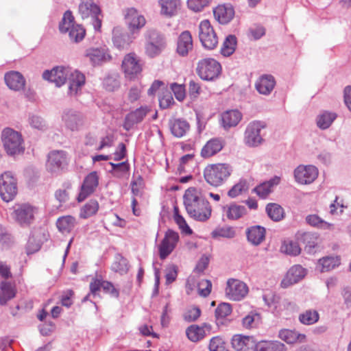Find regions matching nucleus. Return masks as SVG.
<instances>
[{
	"instance_id": "f257e3e1",
	"label": "nucleus",
	"mask_w": 351,
	"mask_h": 351,
	"mask_svg": "<svg viewBox=\"0 0 351 351\" xmlns=\"http://www.w3.org/2000/svg\"><path fill=\"white\" fill-rule=\"evenodd\" d=\"M43 79L52 82L57 86H61L69 81L68 94L73 97L81 93L85 83L84 75L77 71H73L70 67L56 66L51 71L46 70L43 73Z\"/></svg>"
},
{
	"instance_id": "f03ea898",
	"label": "nucleus",
	"mask_w": 351,
	"mask_h": 351,
	"mask_svg": "<svg viewBox=\"0 0 351 351\" xmlns=\"http://www.w3.org/2000/svg\"><path fill=\"white\" fill-rule=\"evenodd\" d=\"M184 204L189 215L196 221H206L211 216L212 208L202 192L193 187L186 190Z\"/></svg>"
},
{
	"instance_id": "7ed1b4c3",
	"label": "nucleus",
	"mask_w": 351,
	"mask_h": 351,
	"mask_svg": "<svg viewBox=\"0 0 351 351\" xmlns=\"http://www.w3.org/2000/svg\"><path fill=\"white\" fill-rule=\"evenodd\" d=\"M1 141L6 154L10 156L20 155L25 152L22 134L11 128H5L1 132Z\"/></svg>"
},
{
	"instance_id": "20e7f679",
	"label": "nucleus",
	"mask_w": 351,
	"mask_h": 351,
	"mask_svg": "<svg viewBox=\"0 0 351 351\" xmlns=\"http://www.w3.org/2000/svg\"><path fill=\"white\" fill-rule=\"evenodd\" d=\"M145 44V53L149 58L158 56L166 48L165 35L154 28H149L144 34Z\"/></svg>"
},
{
	"instance_id": "39448f33",
	"label": "nucleus",
	"mask_w": 351,
	"mask_h": 351,
	"mask_svg": "<svg viewBox=\"0 0 351 351\" xmlns=\"http://www.w3.org/2000/svg\"><path fill=\"white\" fill-rule=\"evenodd\" d=\"M232 171L230 165L226 163L209 165L204 170V177L208 184L217 187L226 181Z\"/></svg>"
},
{
	"instance_id": "423d86ee",
	"label": "nucleus",
	"mask_w": 351,
	"mask_h": 351,
	"mask_svg": "<svg viewBox=\"0 0 351 351\" xmlns=\"http://www.w3.org/2000/svg\"><path fill=\"white\" fill-rule=\"evenodd\" d=\"M78 12L83 19H90L95 30L100 31L103 15L94 0H80Z\"/></svg>"
},
{
	"instance_id": "0eeeda50",
	"label": "nucleus",
	"mask_w": 351,
	"mask_h": 351,
	"mask_svg": "<svg viewBox=\"0 0 351 351\" xmlns=\"http://www.w3.org/2000/svg\"><path fill=\"white\" fill-rule=\"evenodd\" d=\"M196 70L197 75L202 80L213 81L220 75L221 66L215 59L208 58L198 62Z\"/></svg>"
},
{
	"instance_id": "6e6552de",
	"label": "nucleus",
	"mask_w": 351,
	"mask_h": 351,
	"mask_svg": "<svg viewBox=\"0 0 351 351\" xmlns=\"http://www.w3.org/2000/svg\"><path fill=\"white\" fill-rule=\"evenodd\" d=\"M17 194V180L11 171L0 176V197L6 202L12 201Z\"/></svg>"
},
{
	"instance_id": "1a4fd4ad",
	"label": "nucleus",
	"mask_w": 351,
	"mask_h": 351,
	"mask_svg": "<svg viewBox=\"0 0 351 351\" xmlns=\"http://www.w3.org/2000/svg\"><path fill=\"white\" fill-rule=\"evenodd\" d=\"M198 36L205 49L212 50L218 45L217 33L208 20H203L199 24Z\"/></svg>"
},
{
	"instance_id": "9d476101",
	"label": "nucleus",
	"mask_w": 351,
	"mask_h": 351,
	"mask_svg": "<svg viewBox=\"0 0 351 351\" xmlns=\"http://www.w3.org/2000/svg\"><path fill=\"white\" fill-rule=\"evenodd\" d=\"M266 127L265 122L261 121H253L246 127L244 132L243 142L250 147L258 146L263 141L261 135V131Z\"/></svg>"
},
{
	"instance_id": "9b49d317",
	"label": "nucleus",
	"mask_w": 351,
	"mask_h": 351,
	"mask_svg": "<svg viewBox=\"0 0 351 351\" xmlns=\"http://www.w3.org/2000/svg\"><path fill=\"white\" fill-rule=\"evenodd\" d=\"M123 18L129 31L132 34L138 33L147 23L144 15L134 8L125 9Z\"/></svg>"
},
{
	"instance_id": "f8f14e48",
	"label": "nucleus",
	"mask_w": 351,
	"mask_h": 351,
	"mask_svg": "<svg viewBox=\"0 0 351 351\" xmlns=\"http://www.w3.org/2000/svg\"><path fill=\"white\" fill-rule=\"evenodd\" d=\"M143 65V61L140 57L132 52L124 56L121 67L126 77L134 79L141 73Z\"/></svg>"
},
{
	"instance_id": "ddd939ff",
	"label": "nucleus",
	"mask_w": 351,
	"mask_h": 351,
	"mask_svg": "<svg viewBox=\"0 0 351 351\" xmlns=\"http://www.w3.org/2000/svg\"><path fill=\"white\" fill-rule=\"evenodd\" d=\"M248 293L247 286L242 281L231 278L227 281L225 293L231 300L239 301Z\"/></svg>"
},
{
	"instance_id": "4468645a",
	"label": "nucleus",
	"mask_w": 351,
	"mask_h": 351,
	"mask_svg": "<svg viewBox=\"0 0 351 351\" xmlns=\"http://www.w3.org/2000/svg\"><path fill=\"white\" fill-rule=\"evenodd\" d=\"M62 120L65 127L71 131L80 130L84 123L83 114L72 108H67L63 111Z\"/></svg>"
},
{
	"instance_id": "2eb2a0df",
	"label": "nucleus",
	"mask_w": 351,
	"mask_h": 351,
	"mask_svg": "<svg viewBox=\"0 0 351 351\" xmlns=\"http://www.w3.org/2000/svg\"><path fill=\"white\" fill-rule=\"evenodd\" d=\"M318 176V169L314 165H299L294 170V178L301 184L312 183Z\"/></svg>"
},
{
	"instance_id": "dca6fc26",
	"label": "nucleus",
	"mask_w": 351,
	"mask_h": 351,
	"mask_svg": "<svg viewBox=\"0 0 351 351\" xmlns=\"http://www.w3.org/2000/svg\"><path fill=\"white\" fill-rule=\"evenodd\" d=\"M179 240L178 233L171 230H168L162 240L159 247V255L161 259L166 258L175 249Z\"/></svg>"
},
{
	"instance_id": "f3484780",
	"label": "nucleus",
	"mask_w": 351,
	"mask_h": 351,
	"mask_svg": "<svg viewBox=\"0 0 351 351\" xmlns=\"http://www.w3.org/2000/svg\"><path fill=\"white\" fill-rule=\"evenodd\" d=\"M149 111L150 108L147 106H142L132 110L125 117L123 124V128L126 131H130L135 125L143 121Z\"/></svg>"
},
{
	"instance_id": "a211bd4d",
	"label": "nucleus",
	"mask_w": 351,
	"mask_h": 351,
	"mask_svg": "<svg viewBox=\"0 0 351 351\" xmlns=\"http://www.w3.org/2000/svg\"><path fill=\"white\" fill-rule=\"evenodd\" d=\"M34 208L29 204H20L14 207L12 217L20 224H29L34 219Z\"/></svg>"
},
{
	"instance_id": "6ab92c4d",
	"label": "nucleus",
	"mask_w": 351,
	"mask_h": 351,
	"mask_svg": "<svg viewBox=\"0 0 351 351\" xmlns=\"http://www.w3.org/2000/svg\"><path fill=\"white\" fill-rule=\"evenodd\" d=\"M232 348L237 351H256L258 343L253 337L235 335L232 338Z\"/></svg>"
},
{
	"instance_id": "aec40b11",
	"label": "nucleus",
	"mask_w": 351,
	"mask_h": 351,
	"mask_svg": "<svg viewBox=\"0 0 351 351\" xmlns=\"http://www.w3.org/2000/svg\"><path fill=\"white\" fill-rule=\"evenodd\" d=\"M66 164V156L64 151H52L48 155L47 169L51 173L60 171Z\"/></svg>"
},
{
	"instance_id": "412c9836",
	"label": "nucleus",
	"mask_w": 351,
	"mask_h": 351,
	"mask_svg": "<svg viewBox=\"0 0 351 351\" xmlns=\"http://www.w3.org/2000/svg\"><path fill=\"white\" fill-rule=\"evenodd\" d=\"M99 184V176L96 171H92L84 179L81 191L77 197L78 202L84 201L93 193Z\"/></svg>"
},
{
	"instance_id": "4be33fe9",
	"label": "nucleus",
	"mask_w": 351,
	"mask_h": 351,
	"mask_svg": "<svg viewBox=\"0 0 351 351\" xmlns=\"http://www.w3.org/2000/svg\"><path fill=\"white\" fill-rule=\"evenodd\" d=\"M276 86V80L270 74L261 75L256 81L254 86L257 92L263 95H269Z\"/></svg>"
},
{
	"instance_id": "5701e85b",
	"label": "nucleus",
	"mask_w": 351,
	"mask_h": 351,
	"mask_svg": "<svg viewBox=\"0 0 351 351\" xmlns=\"http://www.w3.org/2000/svg\"><path fill=\"white\" fill-rule=\"evenodd\" d=\"M4 80L8 87L14 91L24 89L26 81L23 75L18 71H11L5 74Z\"/></svg>"
},
{
	"instance_id": "b1692460",
	"label": "nucleus",
	"mask_w": 351,
	"mask_h": 351,
	"mask_svg": "<svg viewBox=\"0 0 351 351\" xmlns=\"http://www.w3.org/2000/svg\"><path fill=\"white\" fill-rule=\"evenodd\" d=\"M85 56L88 58L93 65L100 64L110 59V56L105 47L89 48L85 51Z\"/></svg>"
},
{
	"instance_id": "393cba45",
	"label": "nucleus",
	"mask_w": 351,
	"mask_h": 351,
	"mask_svg": "<svg viewBox=\"0 0 351 351\" xmlns=\"http://www.w3.org/2000/svg\"><path fill=\"white\" fill-rule=\"evenodd\" d=\"M306 274L305 269L300 265L291 267L281 282V287L287 288L290 285L298 282Z\"/></svg>"
},
{
	"instance_id": "a878e982",
	"label": "nucleus",
	"mask_w": 351,
	"mask_h": 351,
	"mask_svg": "<svg viewBox=\"0 0 351 351\" xmlns=\"http://www.w3.org/2000/svg\"><path fill=\"white\" fill-rule=\"evenodd\" d=\"M215 19L221 24L228 23L234 16V10L230 4L219 5L213 10Z\"/></svg>"
},
{
	"instance_id": "bb28decb",
	"label": "nucleus",
	"mask_w": 351,
	"mask_h": 351,
	"mask_svg": "<svg viewBox=\"0 0 351 351\" xmlns=\"http://www.w3.org/2000/svg\"><path fill=\"white\" fill-rule=\"evenodd\" d=\"M193 39L189 31L180 34L177 43V52L181 56H186L193 49Z\"/></svg>"
},
{
	"instance_id": "cd10ccee",
	"label": "nucleus",
	"mask_w": 351,
	"mask_h": 351,
	"mask_svg": "<svg viewBox=\"0 0 351 351\" xmlns=\"http://www.w3.org/2000/svg\"><path fill=\"white\" fill-rule=\"evenodd\" d=\"M132 38L127 32L121 31L119 28H114L112 32V42L114 46L119 50L126 49L132 43Z\"/></svg>"
},
{
	"instance_id": "c85d7f7f",
	"label": "nucleus",
	"mask_w": 351,
	"mask_h": 351,
	"mask_svg": "<svg viewBox=\"0 0 351 351\" xmlns=\"http://www.w3.org/2000/svg\"><path fill=\"white\" fill-rule=\"evenodd\" d=\"M265 228L261 226H254L246 230L247 241L253 245H259L265 239Z\"/></svg>"
},
{
	"instance_id": "c756f323",
	"label": "nucleus",
	"mask_w": 351,
	"mask_h": 351,
	"mask_svg": "<svg viewBox=\"0 0 351 351\" xmlns=\"http://www.w3.org/2000/svg\"><path fill=\"white\" fill-rule=\"evenodd\" d=\"M242 114L238 110H230L221 114V123L225 130L237 126L242 119Z\"/></svg>"
},
{
	"instance_id": "7c9ffc66",
	"label": "nucleus",
	"mask_w": 351,
	"mask_h": 351,
	"mask_svg": "<svg viewBox=\"0 0 351 351\" xmlns=\"http://www.w3.org/2000/svg\"><path fill=\"white\" fill-rule=\"evenodd\" d=\"M223 141L220 138H213L209 140L203 147L201 156L203 158H209L219 152L223 147Z\"/></svg>"
},
{
	"instance_id": "2f4dec72",
	"label": "nucleus",
	"mask_w": 351,
	"mask_h": 351,
	"mask_svg": "<svg viewBox=\"0 0 351 351\" xmlns=\"http://www.w3.org/2000/svg\"><path fill=\"white\" fill-rule=\"evenodd\" d=\"M160 13L168 17L176 15L181 6L180 0H159Z\"/></svg>"
},
{
	"instance_id": "473e14b6",
	"label": "nucleus",
	"mask_w": 351,
	"mask_h": 351,
	"mask_svg": "<svg viewBox=\"0 0 351 351\" xmlns=\"http://www.w3.org/2000/svg\"><path fill=\"white\" fill-rule=\"evenodd\" d=\"M16 289L11 282L3 281L0 285V304L5 305L7 302L16 296Z\"/></svg>"
},
{
	"instance_id": "72a5a7b5",
	"label": "nucleus",
	"mask_w": 351,
	"mask_h": 351,
	"mask_svg": "<svg viewBox=\"0 0 351 351\" xmlns=\"http://www.w3.org/2000/svg\"><path fill=\"white\" fill-rule=\"evenodd\" d=\"M206 328L210 329V326L206 324H204L202 326L191 325L186 328V335L190 341L197 342L205 337Z\"/></svg>"
},
{
	"instance_id": "f704fd0d",
	"label": "nucleus",
	"mask_w": 351,
	"mask_h": 351,
	"mask_svg": "<svg viewBox=\"0 0 351 351\" xmlns=\"http://www.w3.org/2000/svg\"><path fill=\"white\" fill-rule=\"evenodd\" d=\"M305 221L306 223L313 228L323 230H334V224L329 223L317 214L308 215Z\"/></svg>"
},
{
	"instance_id": "c9c22d12",
	"label": "nucleus",
	"mask_w": 351,
	"mask_h": 351,
	"mask_svg": "<svg viewBox=\"0 0 351 351\" xmlns=\"http://www.w3.org/2000/svg\"><path fill=\"white\" fill-rule=\"evenodd\" d=\"M279 338L289 344L296 342H304L306 339V335L300 334L295 330L289 329H282L279 331Z\"/></svg>"
},
{
	"instance_id": "e433bc0d",
	"label": "nucleus",
	"mask_w": 351,
	"mask_h": 351,
	"mask_svg": "<svg viewBox=\"0 0 351 351\" xmlns=\"http://www.w3.org/2000/svg\"><path fill=\"white\" fill-rule=\"evenodd\" d=\"M189 128V123L182 119H175L170 122V129L172 134L178 138L184 136Z\"/></svg>"
},
{
	"instance_id": "4c0bfd02",
	"label": "nucleus",
	"mask_w": 351,
	"mask_h": 351,
	"mask_svg": "<svg viewBox=\"0 0 351 351\" xmlns=\"http://www.w3.org/2000/svg\"><path fill=\"white\" fill-rule=\"evenodd\" d=\"M340 265L338 256H325L319 259L316 269L320 272H327Z\"/></svg>"
},
{
	"instance_id": "58836bf2",
	"label": "nucleus",
	"mask_w": 351,
	"mask_h": 351,
	"mask_svg": "<svg viewBox=\"0 0 351 351\" xmlns=\"http://www.w3.org/2000/svg\"><path fill=\"white\" fill-rule=\"evenodd\" d=\"M226 217L230 220H237L246 215L247 209L244 206L232 203L223 208Z\"/></svg>"
},
{
	"instance_id": "ea45409f",
	"label": "nucleus",
	"mask_w": 351,
	"mask_h": 351,
	"mask_svg": "<svg viewBox=\"0 0 351 351\" xmlns=\"http://www.w3.org/2000/svg\"><path fill=\"white\" fill-rule=\"evenodd\" d=\"M76 220L75 217L71 215L60 217L56 221V226L62 233H69L75 227Z\"/></svg>"
},
{
	"instance_id": "a19ab883",
	"label": "nucleus",
	"mask_w": 351,
	"mask_h": 351,
	"mask_svg": "<svg viewBox=\"0 0 351 351\" xmlns=\"http://www.w3.org/2000/svg\"><path fill=\"white\" fill-rule=\"evenodd\" d=\"M337 114L328 111H324L320 113L316 119V123L319 128L322 130L328 129L332 122L336 119Z\"/></svg>"
},
{
	"instance_id": "79ce46f5",
	"label": "nucleus",
	"mask_w": 351,
	"mask_h": 351,
	"mask_svg": "<svg viewBox=\"0 0 351 351\" xmlns=\"http://www.w3.org/2000/svg\"><path fill=\"white\" fill-rule=\"evenodd\" d=\"M256 351H287L286 346L279 341L258 342Z\"/></svg>"
},
{
	"instance_id": "37998d69",
	"label": "nucleus",
	"mask_w": 351,
	"mask_h": 351,
	"mask_svg": "<svg viewBox=\"0 0 351 351\" xmlns=\"http://www.w3.org/2000/svg\"><path fill=\"white\" fill-rule=\"evenodd\" d=\"M266 212L270 219L275 221H280L284 218V209L275 203L268 204L266 206Z\"/></svg>"
},
{
	"instance_id": "c03bdc74",
	"label": "nucleus",
	"mask_w": 351,
	"mask_h": 351,
	"mask_svg": "<svg viewBox=\"0 0 351 351\" xmlns=\"http://www.w3.org/2000/svg\"><path fill=\"white\" fill-rule=\"evenodd\" d=\"M237 46V38L234 35H228L223 43L221 53L224 56L232 55Z\"/></svg>"
},
{
	"instance_id": "a18cd8bd",
	"label": "nucleus",
	"mask_w": 351,
	"mask_h": 351,
	"mask_svg": "<svg viewBox=\"0 0 351 351\" xmlns=\"http://www.w3.org/2000/svg\"><path fill=\"white\" fill-rule=\"evenodd\" d=\"M99 204L96 200L91 199L88 201L82 208L80 213V217L83 219H87L97 212Z\"/></svg>"
},
{
	"instance_id": "49530a36",
	"label": "nucleus",
	"mask_w": 351,
	"mask_h": 351,
	"mask_svg": "<svg viewBox=\"0 0 351 351\" xmlns=\"http://www.w3.org/2000/svg\"><path fill=\"white\" fill-rule=\"evenodd\" d=\"M75 25L74 17L72 12L70 10H67L64 12L61 21L59 23V30L61 33H67L72 25Z\"/></svg>"
},
{
	"instance_id": "de8ad7c7",
	"label": "nucleus",
	"mask_w": 351,
	"mask_h": 351,
	"mask_svg": "<svg viewBox=\"0 0 351 351\" xmlns=\"http://www.w3.org/2000/svg\"><path fill=\"white\" fill-rule=\"evenodd\" d=\"M317 237L311 232H304L301 236V240L305 245L304 249L308 253H312L317 245Z\"/></svg>"
},
{
	"instance_id": "09e8293b",
	"label": "nucleus",
	"mask_w": 351,
	"mask_h": 351,
	"mask_svg": "<svg viewBox=\"0 0 351 351\" xmlns=\"http://www.w3.org/2000/svg\"><path fill=\"white\" fill-rule=\"evenodd\" d=\"M249 184L247 180H240L238 183L234 184L228 192V195L231 198H234L248 190Z\"/></svg>"
},
{
	"instance_id": "8fccbe9b",
	"label": "nucleus",
	"mask_w": 351,
	"mask_h": 351,
	"mask_svg": "<svg viewBox=\"0 0 351 351\" xmlns=\"http://www.w3.org/2000/svg\"><path fill=\"white\" fill-rule=\"evenodd\" d=\"M281 251L290 256H297L300 254L301 248L296 241H285L281 246Z\"/></svg>"
},
{
	"instance_id": "3c124183",
	"label": "nucleus",
	"mask_w": 351,
	"mask_h": 351,
	"mask_svg": "<svg viewBox=\"0 0 351 351\" xmlns=\"http://www.w3.org/2000/svg\"><path fill=\"white\" fill-rule=\"evenodd\" d=\"M319 319V314L316 311L307 310L299 315L300 322L305 325H311Z\"/></svg>"
},
{
	"instance_id": "603ef678",
	"label": "nucleus",
	"mask_w": 351,
	"mask_h": 351,
	"mask_svg": "<svg viewBox=\"0 0 351 351\" xmlns=\"http://www.w3.org/2000/svg\"><path fill=\"white\" fill-rule=\"evenodd\" d=\"M68 32L71 40L75 43H79L82 40L86 34L84 27L78 24L72 25V27Z\"/></svg>"
},
{
	"instance_id": "864d4df0",
	"label": "nucleus",
	"mask_w": 351,
	"mask_h": 351,
	"mask_svg": "<svg viewBox=\"0 0 351 351\" xmlns=\"http://www.w3.org/2000/svg\"><path fill=\"white\" fill-rule=\"evenodd\" d=\"M104 88L110 92H112L119 88L120 82L117 75H108L103 82Z\"/></svg>"
},
{
	"instance_id": "5fc2aeb1",
	"label": "nucleus",
	"mask_w": 351,
	"mask_h": 351,
	"mask_svg": "<svg viewBox=\"0 0 351 351\" xmlns=\"http://www.w3.org/2000/svg\"><path fill=\"white\" fill-rule=\"evenodd\" d=\"M261 321V316L258 313L251 312L243 318V326L246 328L256 327Z\"/></svg>"
},
{
	"instance_id": "6e6d98bb",
	"label": "nucleus",
	"mask_w": 351,
	"mask_h": 351,
	"mask_svg": "<svg viewBox=\"0 0 351 351\" xmlns=\"http://www.w3.org/2000/svg\"><path fill=\"white\" fill-rule=\"evenodd\" d=\"M208 348L210 351H228L225 341L219 336L210 339Z\"/></svg>"
},
{
	"instance_id": "4d7b16f0",
	"label": "nucleus",
	"mask_w": 351,
	"mask_h": 351,
	"mask_svg": "<svg viewBox=\"0 0 351 351\" xmlns=\"http://www.w3.org/2000/svg\"><path fill=\"white\" fill-rule=\"evenodd\" d=\"M211 1L212 0H187V6L190 10L198 12L207 7Z\"/></svg>"
},
{
	"instance_id": "13d9d810",
	"label": "nucleus",
	"mask_w": 351,
	"mask_h": 351,
	"mask_svg": "<svg viewBox=\"0 0 351 351\" xmlns=\"http://www.w3.org/2000/svg\"><path fill=\"white\" fill-rule=\"evenodd\" d=\"M232 312V306L228 303H221L215 309V317L217 319H223L228 316Z\"/></svg>"
},
{
	"instance_id": "bf43d9fd",
	"label": "nucleus",
	"mask_w": 351,
	"mask_h": 351,
	"mask_svg": "<svg viewBox=\"0 0 351 351\" xmlns=\"http://www.w3.org/2000/svg\"><path fill=\"white\" fill-rule=\"evenodd\" d=\"M201 315V310L197 306H191L186 310L183 317L186 322H191L197 320Z\"/></svg>"
},
{
	"instance_id": "052dcab7",
	"label": "nucleus",
	"mask_w": 351,
	"mask_h": 351,
	"mask_svg": "<svg viewBox=\"0 0 351 351\" xmlns=\"http://www.w3.org/2000/svg\"><path fill=\"white\" fill-rule=\"evenodd\" d=\"M112 268L114 271L119 272L121 274H126L129 269L128 261L120 256L117 258V261L112 264Z\"/></svg>"
},
{
	"instance_id": "680f3d73",
	"label": "nucleus",
	"mask_w": 351,
	"mask_h": 351,
	"mask_svg": "<svg viewBox=\"0 0 351 351\" xmlns=\"http://www.w3.org/2000/svg\"><path fill=\"white\" fill-rule=\"evenodd\" d=\"M212 289V283L208 280H202L197 284V290L199 295L207 297Z\"/></svg>"
},
{
	"instance_id": "e2e57ef3",
	"label": "nucleus",
	"mask_w": 351,
	"mask_h": 351,
	"mask_svg": "<svg viewBox=\"0 0 351 351\" xmlns=\"http://www.w3.org/2000/svg\"><path fill=\"white\" fill-rule=\"evenodd\" d=\"M214 237H221L227 239L234 238L236 235L235 230L231 227L222 228L213 232Z\"/></svg>"
},
{
	"instance_id": "0e129e2a",
	"label": "nucleus",
	"mask_w": 351,
	"mask_h": 351,
	"mask_svg": "<svg viewBox=\"0 0 351 351\" xmlns=\"http://www.w3.org/2000/svg\"><path fill=\"white\" fill-rule=\"evenodd\" d=\"M165 279L166 285H169L176 280L178 276V267L170 265L166 268Z\"/></svg>"
},
{
	"instance_id": "69168bd1",
	"label": "nucleus",
	"mask_w": 351,
	"mask_h": 351,
	"mask_svg": "<svg viewBox=\"0 0 351 351\" xmlns=\"http://www.w3.org/2000/svg\"><path fill=\"white\" fill-rule=\"evenodd\" d=\"M174 219L176 223L179 226L180 228L186 234H191L192 233L191 229L187 225L183 217L180 215L178 213V209L175 208Z\"/></svg>"
},
{
	"instance_id": "338daca9",
	"label": "nucleus",
	"mask_w": 351,
	"mask_h": 351,
	"mask_svg": "<svg viewBox=\"0 0 351 351\" xmlns=\"http://www.w3.org/2000/svg\"><path fill=\"white\" fill-rule=\"evenodd\" d=\"M29 123L30 125L36 129L43 130L46 128V122L45 120L37 115H32L29 117Z\"/></svg>"
},
{
	"instance_id": "774afa93",
	"label": "nucleus",
	"mask_w": 351,
	"mask_h": 351,
	"mask_svg": "<svg viewBox=\"0 0 351 351\" xmlns=\"http://www.w3.org/2000/svg\"><path fill=\"white\" fill-rule=\"evenodd\" d=\"M253 191L261 197L265 198L271 192L270 184L267 182H264L258 186L255 187Z\"/></svg>"
}]
</instances>
